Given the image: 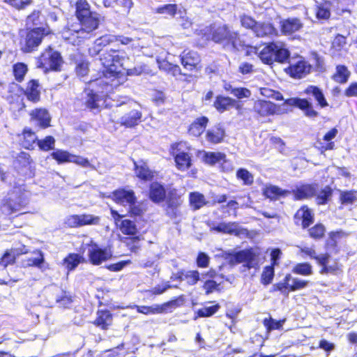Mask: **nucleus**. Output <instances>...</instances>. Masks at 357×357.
Listing matches in <instances>:
<instances>
[{"label":"nucleus","mask_w":357,"mask_h":357,"mask_svg":"<svg viewBox=\"0 0 357 357\" xmlns=\"http://www.w3.org/2000/svg\"><path fill=\"white\" fill-rule=\"evenodd\" d=\"M337 133V129L336 128H332L324 134L322 139H317L316 140L314 147L321 153H324L326 151L335 149V144L333 139L335 138Z\"/></svg>","instance_id":"obj_28"},{"label":"nucleus","mask_w":357,"mask_h":357,"mask_svg":"<svg viewBox=\"0 0 357 357\" xmlns=\"http://www.w3.org/2000/svg\"><path fill=\"white\" fill-rule=\"evenodd\" d=\"M274 47H275V43H268L264 48L259 52V57L261 61L268 65H271L274 62Z\"/></svg>","instance_id":"obj_46"},{"label":"nucleus","mask_w":357,"mask_h":357,"mask_svg":"<svg viewBox=\"0 0 357 357\" xmlns=\"http://www.w3.org/2000/svg\"><path fill=\"white\" fill-rule=\"evenodd\" d=\"M110 213L115 225L123 235L119 237V241L131 254H138L142 250V242L144 238L135 222L130 219H123L125 215L114 209L111 208Z\"/></svg>","instance_id":"obj_4"},{"label":"nucleus","mask_w":357,"mask_h":357,"mask_svg":"<svg viewBox=\"0 0 357 357\" xmlns=\"http://www.w3.org/2000/svg\"><path fill=\"white\" fill-rule=\"evenodd\" d=\"M208 123L209 119L207 116H199L189 125L188 133L190 136L199 137L204 132Z\"/></svg>","instance_id":"obj_38"},{"label":"nucleus","mask_w":357,"mask_h":357,"mask_svg":"<svg viewBox=\"0 0 357 357\" xmlns=\"http://www.w3.org/2000/svg\"><path fill=\"white\" fill-rule=\"evenodd\" d=\"M178 305V298H175L161 305H155L153 306L136 305L135 309L139 313L149 315L165 313L167 312L168 308Z\"/></svg>","instance_id":"obj_25"},{"label":"nucleus","mask_w":357,"mask_h":357,"mask_svg":"<svg viewBox=\"0 0 357 357\" xmlns=\"http://www.w3.org/2000/svg\"><path fill=\"white\" fill-rule=\"evenodd\" d=\"M202 289L204 290L205 294L208 295L214 291L221 292L223 287L220 283L217 282L215 280L207 279L203 283Z\"/></svg>","instance_id":"obj_63"},{"label":"nucleus","mask_w":357,"mask_h":357,"mask_svg":"<svg viewBox=\"0 0 357 357\" xmlns=\"http://www.w3.org/2000/svg\"><path fill=\"white\" fill-rule=\"evenodd\" d=\"M167 191L164 184L158 181H151L148 186L147 197L154 204H161L165 202Z\"/></svg>","instance_id":"obj_24"},{"label":"nucleus","mask_w":357,"mask_h":357,"mask_svg":"<svg viewBox=\"0 0 357 357\" xmlns=\"http://www.w3.org/2000/svg\"><path fill=\"white\" fill-rule=\"evenodd\" d=\"M303 27V22L298 17H288L280 22V31L283 36H293L301 31Z\"/></svg>","instance_id":"obj_26"},{"label":"nucleus","mask_w":357,"mask_h":357,"mask_svg":"<svg viewBox=\"0 0 357 357\" xmlns=\"http://www.w3.org/2000/svg\"><path fill=\"white\" fill-rule=\"evenodd\" d=\"M283 105L299 109L303 112L305 116L310 119H314L319 114L314 109L312 102L307 98L298 97L287 98L284 100Z\"/></svg>","instance_id":"obj_15"},{"label":"nucleus","mask_w":357,"mask_h":357,"mask_svg":"<svg viewBox=\"0 0 357 357\" xmlns=\"http://www.w3.org/2000/svg\"><path fill=\"white\" fill-rule=\"evenodd\" d=\"M133 170L136 177L142 181H153L158 176V172L151 169L145 160L134 161Z\"/></svg>","instance_id":"obj_19"},{"label":"nucleus","mask_w":357,"mask_h":357,"mask_svg":"<svg viewBox=\"0 0 357 357\" xmlns=\"http://www.w3.org/2000/svg\"><path fill=\"white\" fill-rule=\"evenodd\" d=\"M112 257L109 248L99 247L96 243L91 245L89 250L88 260L93 266H99Z\"/></svg>","instance_id":"obj_17"},{"label":"nucleus","mask_w":357,"mask_h":357,"mask_svg":"<svg viewBox=\"0 0 357 357\" xmlns=\"http://www.w3.org/2000/svg\"><path fill=\"white\" fill-rule=\"evenodd\" d=\"M91 91H93L97 95H102L101 99L105 103L109 97V85L107 82L101 79H96L89 82V85L86 87Z\"/></svg>","instance_id":"obj_40"},{"label":"nucleus","mask_w":357,"mask_h":357,"mask_svg":"<svg viewBox=\"0 0 357 357\" xmlns=\"http://www.w3.org/2000/svg\"><path fill=\"white\" fill-rule=\"evenodd\" d=\"M219 303H215L209 307H203L195 312V317H210L214 315L220 310Z\"/></svg>","instance_id":"obj_60"},{"label":"nucleus","mask_w":357,"mask_h":357,"mask_svg":"<svg viewBox=\"0 0 357 357\" xmlns=\"http://www.w3.org/2000/svg\"><path fill=\"white\" fill-rule=\"evenodd\" d=\"M84 93H85V98L82 105L84 106L85 109L91 112H100L102 109L101 102H103V100L101 99L102 95H97L86 88L84 89Z\"/></svg>","instance_id":"obj_36"},{"label":"nucleus","mask_w":357,"mask_h":357,"mask_svg":"<svg viewBox=\"0 0 357 357\" xmlns=\"http://www.w3.org/2000/svg\"><path fill=\"white\" fill-rule=\"evenodd\" d=\"M275 275V270L273 266H266L261 275L260 282L262 284L266 286L270 284Z\"/></svg>","instance_id":"obj_64"},{"label":"nucleus","mask_w":357,"mask_h":357,"mask_svg":"<svg viewBox=\"0 0 357 357\" xmlns=\"http://www.w3.org/2000/svg\"><path fill=\"white\" fill-rule=\"evenodd\" d=\"M84 261V258L79 254L70 253L63 259L62 264L70 272L74 271Z\"/></svg>","instance_id":"obj_48"},{"label":"nucleus","mask_w":357,"mask_h":357,"mask_svg":"<svg viewBox=\"0 0 357 357\" xmlns=\"http://www.w3.org/2000/svg\"><path fill=\"white\" fill-rule=\"evenodd\" d=\"M312 70V66L303 57H300L296 63H290L285 68V72L292 78L301 79L308 75Z\"/></svg>","instance_id":"obj_21"},{"label":"nucleus","mask_w":357,"mask_h":357,"mask_svg":"<svg viewBox=\"0 0 357 357\" xmlns=\"http://www.w3.org/2000/svg\"><path fill=\"white\" fill-rule=\"evenodd\" d=\"M55 139L52 135H47L42 139H37L36 144L42 151H49L54 148Z\"/></svg>","instance_id":"obj_62"},{"label":"nucleus","mask_w":357,"mask_h":357,"mask_svg":"<svg viewBox=\"0 0 357 357\" xmlns=\"http://www.w3.org/2000/svg\"><path fill=\"white\" fill-rule=\"evenodd\" d=\"M333 195V188L327 185L321 188L318 194L316 193L314 197H315L316 204L317 205H326L329 202Z\"/></svg>","instance_id":"obj_53"},{"label":"nucleus","mask_w":357,"mask_h":357,"mask_svg":"<svg viewBox=\"0 0 357 357\" xmlns=\"http://www.w3.org/2000/svg\"><path fill=\"white\" fill-rule=\"evenodd\" d=\"M259 253L252 248H246L234 252L229 259L230 264H238L244 262L243 266L250 270L259 266L258 257Z\"/></svg>","instance_id":"obj_11"},{"label":"nucleus","mask_w":357,"mask_h":357,"mask_svg":"<svg viewBox=\"0 0 357 357\" xmlns=\"http://www.w3.org/2000/svg\"><path fill=\"white\" fill-rule=\"evenodd\" d=\"M280 106L265 100H257L254 102L253 112L259 117H266L280 114Z\"/></svg>","instance_id":"obj_23"},{"label":"nucleus","mask_w":357,"mask_h":357,"mask_svg":"<svg viewBox=\"0 0 357 357\" xmlns=\"http://www.w3.org/2000/svg\"><path fill=\"white\" fill-rule=\"evenodd\" d=\"M22 86L17 83L11 82L8 86L6 100L9 105L15 106L19 110L24 109L26 107L24 96L22 94Z\"/></svg>","instance_id":"obj_20"},{"label":"nucleus","mask_w":357,"mask_h":357,"mask_svg":"<svg viewBox=\"0 0 357 357\" xmlns=\"http://www.w3.org/2000/svg\"><path fill=\"white\" fill-rule=\"evenodd\" d=\"M225 130L220 124H216L205 132V139L210 144H218L223 142Z\"/></svg>","instance_id":"obj_41"},{"label":"nucleus","mask_w":357,"mask_h":357,"mask_svg":"<svg viewBox=\"0 0 357 357\" xmlns=\"http://www.w3.org/2000/svg\"><path fill=\"white\" fill-rule=\"evenodd\" d=\"M22 94L26 100L33 104L41 100V85L37 79H31L26 83L25 88L22 87Z\"/></svg>","instance_id":"obj_22"},{"label":"nucleus","mask_w":357,"mask_h":357,"mask_svg":"<svg viewBox=\"0 0 357 357\" xmlns=\"http://www.w3.org/2000/svg\"><path fill=\"white\" fill-rule=\"evenodd\" d=\"M307 96H311L317 102V105L320 108H325L328 106V102L322 90L317 86L309 85L303 91Z\"/></svg>","instance_id":"obj_42"},{"label":"nucleus","mask_w":357,"mask_h":357,"mask_svg":"<svg viewBox=\"0 0 357 357\" xmlns=\"http://www.w3.org/2000/svg\"><path fill=\"white\" fill-rule=\"evenodd\" d=\"M171 280L180 282L185 281L188 285L193 286L200 280V273L197 270L186 271L181 269L172 275Z\"/></svg>","instance_id":"obj_37"},{"label":"nucleus","mask_w":357,"mask_h":357,"mask_svg":"<svg viewBox=\"0 0 357 357\" xmlns=\"http://www.w3.org/2000/svg\"><path fill=\"white\" fill-rule=\"evenodd\" d=\"M236 176L242 181L243 185L250 186L254 183V176L245 168H239L236 170Z\"/></svg>","instance_id":"obj_58"},{"label":"nucleus","mask_w":357,"mask_h":357,"mask_svg":"<svg viewBox=\"0 0 357 357\" xmlns=\"http://www.w3.org/2000/svg\"><path fill=\"white\" fill-rule=\"evenodd\" d=\"M53 33L48 25L27 29L20 41V50L24 54L37 51L44 38Z\"/></svg>","instance_id":"obj_6"},{"label":"nucleus","mask_w":357,"mask_h":357,"mask_svg":"<svg viewBox=\"0 0 357 357\" xmlns=\"http://www.w3.org/2000/svg\"><path fill=\"white\" fill-rule=\"evenodd\" d=\"M317 187L318 185L315 183H301L296 185L291 190H289V194L292 195V198L294 201L310 199L316 195Z\"/></svg>","instance_id":"obj_16"},{"label":"nucleus","mask_w":357,"mask_h":357,"mask_svg":"<svg viewBox=\"0 0 357 357\" xmlns=\"http://www.w3.org/2000/svg\"><path fill=\"white\" fill-rule=\"evenodd\" d=\"M208 202L206 200L203 194L199 192H191L189 194V204L192 210L197 211L207 205Z\"/></svg>","instance_id":"obj_50"},{"label":"nucleus","mask_w":357,"mask_h":357,"mask_svg":"<svg viewBox=\"0 0 357 357\" xmlns=\"http://www.w3.org/2000/svg\"><path fill=\"white\" fill-rule=\"evenodd\" d=\"M213 106L219 113H223L231 108L241 110L243 107L241 102L222 95H218L215 97Z\"/></svg>","instance_id":"obj_29"},{"label":"nucleus","mask_w":357,"mask_h":357,"mask_svg":"<svg viewBox=\"0 0 357 357\" xmlns=\"http://www.w3.org/2000/svg\"><path fill=\"white\" fill-rule=\"evenodd\" d=\"M13 166L17 173L23 171L32 172L34 169V161L29 153L22 151L14 157Z\"/></svg>","instance_id":"obj_27"},{"label":"nucleus","mask_w":357,"mask_h":357,"mask_svg":"<svg viewBox=\"0 0 357 357\" xmlns=\"http://www.w3.org/2000/svg\"><path fill=\"white\" fill-rule=\"evenodd\" d=\"M303 252L311 259H314L317 264L321 266L320 274L337 275L343 273V266L339 259H335L331 264H328L330 255L328 253L317 255L315 250L311 248L303 249Z\"/></svg>","instance_id":"obj_8"},{"label":"nucleus","mask_w":357,"mask_h":357,"mask_svg":"<svg viewBox=\"0 0 357 357\" xmlns=\"http://www.w3.org/2000/svg\"><path fill=\"white\" fill-rule=\"evenodd\" d=\"M204 163L214 166L217 163H225L228 161L227 155L222 152L205 151L202 156Z\"/></svg>","instance_id":"obj_44"},{"label":"nucleus","mask_w":357,"mask_h":357,"mask_svg":"<svg viewBox=\"0 0 357 357\" xmlns=\"http://www.w3.org/2000/svg\"><path fill=\"white\" fill-rule=\"evenodd\" d=\"M158 68L161 71L166 74L176 77L183 75L181 69L178 64L170 63L167 60L163 59L158 62Z\"/></svg>","instance_id":"obj_47"},{"label":"nucleus","mask_w":357,"mask_h":357,"mask_svg":"<svg viewBox=\"0 0 357 357\" xmlns=\"http://www.w3.org/2000/svg\"><path fill=\"white\" fill-rule=\"evenodd\" d=\"M202 36L206 40L221 45L224 48L233 51H241L245 46L238 31H234L227 24L216 25L211 24L206 26Z\"/></svg>","instance_id":"obj_5"},{"label":"nucleus","mask_w":357,"mask_h":357,"mask_svg":"<svg viewBox=\"0 0 357 357\" xmlns=\"http://www.w3.org/2000/svg\"><path fill=\"white\" fill-rule=\"evenodd\" d=\"M112 200L117 204L128 206L137 203V197L132 190L118 188L112 192Z\"/></svg>","instance_id":"obj_30"},{"label":"nucleus","mask_w":357,"mask_h":357,"mask_svg":"<svg viewBox=\"0 0 357 357\" xmlns=\"http://www.w3.org/2000/svg\"><path fill=\"white\" fill-rule=\"evenodd\" d=\"M350 75V71L345 65L339 64L336 66L335 72L332 75L331 79L337 83L344 84L348 81Z\"/></svg>","instance_id":"obj_49"},{"label":"nucleus","mask_w":357,"mask_h":357,"mask_svg":"<svg viewBox=\"0 0 357 357\" xmlns=\"http://www.w3.org/2000/svg\"><path fill=\"white\" fill-rule=\"evenodd\" d=\"M289 194V190H284L275 185L268 184L262 188V195L270 201L275 202L281 197H285Z\"/></svg>","instance_id":"obj_39"},{"label":"nucleus","mask_w":357,"mask_h":357,"mask_svg":"<svg viewBox=\"0 0 357 357\" xmlns=\"http://www.w3.org/2000/svg\"><path fill=\"white\" fill-rule=\"evenodd\" d=\"M308 284V280L294 278L290 273H287L282 281L273 284L270 291H279L282 295L288 296L290 292L303 289L307 287Z\"/></svg>","instance_id":"obj_9"},{"label":"nucleus","mask_w":357,"mask_h":357,"mask_svg":"<svg viewBox=\"0 0 357 357\" xmlns=\"http://www.w3.org/2000/svg\"><path fill=\"white\" fill-rule=\"evenodd\" d=\"M133 41L130 37L122 35L105 34L94 40L88 49L89 54L92 56H100V61L103 66L102 75L107 79H119L123 77V73L118 70L116 65L121 63L124 60L125 52L120 49L107 47L116 45H128Z\"/></svg>","instance_id":"obj_1"},{"label":"nucleus","mask_w":357,"mask_h":357,"mask_svg":"<svg viewBox=\"0 0 357 357\" xmlns=\"http://www.w3.org/2000/svg\"><path fill=\"white\" fill-rule=\"evenodd\" d=\"M212 230L236 236L248 235V230L240 227L237 222H220L216 226L213 227Z\"/></svg>","instance_id":"obj_34"},{"label":"nucleus","mask_w":357,"mask_h":357,"mask_svg":"<svg viewBox=\"0 0 357 357\" xmlns=\"http://www.w3.org/2000/svg\"><path fill=\"white\" fill-rule=\"evenodd\" d=\"M307 229L309 237L314 241H320L323 239L326 235V229L322 223H316L314 225Z\"/></svg>","instance_id":"obj_57"},{"label":"nucleus","mask_w":357,"mask_h":357,"mask_svg":"<svg viewBox=\"0 0 357 357\" xmlns=\"http://www.w3.org/2000/svg\"><path fill=\"white\" fill-rule=\"evenodd\" d=\"M274 62L279 63H287L290 57V52L288 49L285 48L284 45H278L275 43L274 47Z\"/></svg>","instance_id":"obj_56"},{"label":"nucleus","mask_w":357,"mask_h":357,"mask_svg":"<svg viewBox=\"0 0 357 357\" xmlns=\"http://www.w3.org/2000/svg\"><path fill=\"white\" fill-rule=\"evenodd\" d=\"M286 321L285 319L275 320L271 317L264 318L263 319V325L265 327L267 332H271L275 330L282 329L283 324Z\"/></svg>","instance_id":"obj_59"},{"label":"nucleus","mask_w":357,"mask_h":357,"mask_svg":"<svg viewBox=\"0 0 357 357\" xmlns=\"http://www.w3.org/2000/svg\"><path fill=\"white\" fill-rule=\"evenodd\" d=\"M293 220L296 226L305 229L314 222V215L312 210L307 205L303 204L294 214Z\"/></svg>","instance_id":"obj_18"},{"label":"nucleus","mask_w":357,"mask_h":357,"mask_svg":"<svg viewBox=\"0 0 357 357\" xmlns=\"http://www.w3.org/2000/svg\"><path fill=\"white\" fill-rule=\"evenodd\" d=\"M20 146L26 150L33 151L36 147L38 137L29 127H24L21 133L17 134Z\"/></svg>","instance_id":"obj_35"},{"label":"nucleus","mask_w":357,"mask_h":357,"mask_svg":"<svg viewBox=\"0 0 357 357\" xmlns=\"http://www.w3.org/2000/svg\"><path fill=\"white\" fill-rule=\"evenodd\" d=\"M292 273L300 275L308 276L313 273L312 266L308 262L298 263L292 268Z\"/></svg>","instance_id":"obj_61"},{"label":"nucleus","mask_w":357,"mask_h":357,"mask_svg":"<svg viewBox=\"0 0 357 357\" xmlns=\"http://www.w3.org/2000/svg\"><path fill=\"white\" fill-rule=\"evenodd\" d=\"M114 315L107 309H98L96 317L92 321L93 326L102 331L109 330L113 325Z\"/></svg>","instance_id":"obj_32"},{"label":"nucleus","mask_w":357,"mask_h":357,"mask_svg":"<svg viewBox=\"0 0 357 357\" xmlns=\"http://www.w3.org/2000/svg\"><path fill=\"white\" fill-rule=\"evenodd\" d=\"M346 236H347V234L341 229L331 231L328 234V239L325 243V248L337 249L338 245L337 240Z\"/></svg>","instance_id":"obj_55"},{"label":"nucleus","mask_w":357,"mask_h":357,"mask_svg":"<svg viewBox=\"0 0 357 357\" xmlns=\"http://www.w3.org/2000/svg\"><path fill=\"white\" fill-rule=\"evenodd\" d=\"M28 71V66L24 62H17L12 66V75L17 84L24 81Z\"/></svg>","instance_id":"obj_45"},{"label":"nucleus","mask_w":357,"mask_h":357,"mask_svg":"<svg viewBox=\"0 0 357 357\" xmlns=\"http://www.w3.org/2000/svg\"><path fill=\"white\" fill-rule=\"evenodd\" d=\"M29 199L23 185H15L0 202V215L4 219L13 218L29 213Z\"/></svg>","instance_id":"obj_3"},{"label":"nucleus","mask_w":357,"mask_h":357,"mask_svg":"<svg viewBox=\"0 0 357 357\" xmlns=\"http://www.w3.org/2000/svg\"><path fill=\"white\" fill-rule=\"evenodd\" d=\"M180 61L183 67L188 71H199L202 69L200 54L195 50L185 49L180 54Z\"/></svg>","instance_id":"obj_14"},{"label":"nucleus","mask_w":357,"mask_h":357,"mask_svg":"<svg viewBox=\"0 0 357 357\" xmlns=\"http://www.w3.org/2000/svg\"><path fill=\"white\" fill-rule=\"evenodd\" d=\"M30 120L37 122L38 127L46 129L51 126V116L47 109L37 107L29 112Z\"/></svg>","instance_id":"obj_33"},{"label":"nucleus","mask_w":357,"mask_h":357,"mask_svg":"<svg viewBox=\"0 0 357 357\" xmlns=\"http://www.w3.org/2000/svg\"><path fill=\"white\" fill-rule=\"evenodd\" d=\"M257 37L264 38L267 36H277L278 29L274 24L270 22H257L253 30Z\"/></svg>","instance_id":"obj_43"},{"label":"nucleus","mask_w":357,"mask_h":357,"mask_svg":"<svg viewBox=\"0 0 357 357\" xmlns=\"http://www.w3.org/2000/svg\"><path fill=\"white\" fill-rule=\"evenodd\" d=\"M36 255V257H29L22 261V266L24 268L37 267L41 268L45 261V257L43 252L37 250L33 252Z\"/></svg>","instance_id":"obj_51"},{"label":"nucleus","mask_w":357,"mask_h":357,"mask_svg":"<svg viewBox=\"0 0 357 357\" xmlns=\"http://www.w3.org/2000/svg\"><path fill=\"white\" fill-rule=\"evenodd\" d=\"M182 142H176L170 145L169 154L174 158L176 169L185 172L192 166V155L181 149Z\"/></svg>","instance_id":"obj_10"},{"label":"nucleus","mask_w":357,"mask_h":357,"mask_svg":"<svg viewBox=\"0 0 357 357\" xmlns=\"http://www.w3.org/2000/svg\"><path fill=\"white\" fill-rule=\"evenodd\" d=\"M75 16L79 28L66 25L61 31V38L66 43L78 45L87 36L89 37L98 29L101 22L100 15L91 9L87 0H77L75 3Z\"/></svg>","instance_id":"obj_2"},{"label":"nucleus","mask_w":357,"mask_h":357,"mask_svg":"<svg viewBox=\"0 0 357 357\" xmlns=\"http://www.w3.org/2000/svg\"><path fill=\"white\" fill-rule=\"evenodd\" d=\"M142 112L137 109H130L119 119V123L126 128H132L142 121Z\"/></svg>","instance_id":"obj_31"},{"label":"nucleus","mask_w":357,"mask_h":357,"mask_svg":"<svg viewBox=\"0 0 357 357\" xmlns=\"http://www.w3.org/2000/svg\"><path fill=\"white\" fill-rule=\"evenodd\" d=\"M331 3L330 1H324L315 8V16L319 20H328L331 15Z\"/></svg>","instance_id":"obj_52"},{"label":"nucleus","mask_w":357,"mask_h":357,"mask_svg":"<svg viewBox=\"0 0 357 357\" xmlns=\"http://www.w3.org/2000/svg\"><path fill=\"white\" fill-rule=\"evenodd\" d=\"M165 202L166 203L165 213L167 217L171 219H176L181 215L179 208L183 204V200L177 189L172 188L169 190Z\"/></svg>","instance_id":"obj_12"},{"label":"nucleus","mask_w":357,"mask_h":357,"mask_svg":"<svg viewBox=\"0 0 357 357\" xmlns=\"http://www.w3.org/2000/svg\"><path fill=\"white\" fill-rule=\"evenodd\" d=\"M62 63L63 59L60 52L49 45L37 58L36 67L42 69L45 73L59 72L61 70Z\"/></svg>","instance_id":"obj_7"},{"label":"nucleus","mask_w":357,"mask_h":357,"mask_svg":"<svg viewBox=\"0 0 357 357\" xmlns=\"http://www.w3.org/2000/svg\"><path fill=\"white\" fill-rule=\"evenodd\" d=\"M100 218L91 214H74L67 216L64 225L68 228H79L86 225H97L100 224Z\"/></svg>","instance_id":"obj_13"},{"label":"nucleus","mask_w":357,"mask_h":357,"mask_svg":"<svg viewBox=\"0 0 357 357\" xmlns=\"http://www.w3.org/2000/svg\"><path fill=\"white\" fill-rule=\"evenodd\" d=\"M73 154L63 149H57L52 151L50 156L54 160L58 165L71 162Z\"/></svg>","instance_id":"obj_54"}]
</instances>
